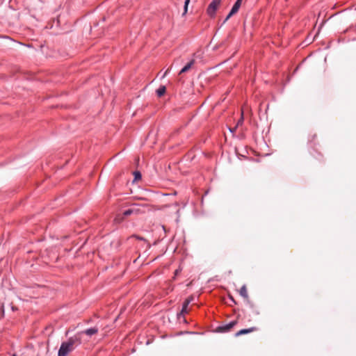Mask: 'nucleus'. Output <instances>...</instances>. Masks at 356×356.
I'll list each match as a JSON object with an SVG mask.
<instances>
[{
	"label": "nucleus",
	"instance_id": "f257e3e1",
	"mask_svg": "<svg viewBox=\"0 0 356 356\" xmlns=\"http://www.w3.org/2000/svg\"><path fill=\"white\" fill-rule=\"evenodd\" d=\"M81 343V333H76L74 336L70 337L67 341L61 343L58 352V356H67L73 351L76 346Z\"/></svg>",
	"mask_w": 356,
	"mask_h": 356
},
{
	"label": "nucleus",
	"instance_id": "f03ea898",
	"mask_svg": "<svg viewBox=\"0 0 356 356\" xmlns=\"http://www.w3.org/2000/svg\"><path fill=\"white\" fill-rule=\"evenodd\" d=\"M221 3L222 0H212L207 8V15L211 18H215L216 12Z\"/></svg>",
	"mask_w": 356,
	"mask_h": 356
},
{
	"label": "nucleus",
	"instance_id": "7ed1b4c3",
	"mask_svg": "<svg viewBox=\"0 0 356 356\" xmlns=\"http://www.w3.org/2000/svg\"><path fill=\"white\" fill-rule=\"evenodd\" d=\"M242 1L243 0H236V1L234 4L232 10H230L229 13L226 17L225 21L228 20L233 15L236 14L238 11V10L241 6Z\"/></svg>",
	"mask_w": 356,
	"mask_h": 356
},
{
	"label": "nucleus",
	"instance_id": "20e7f679",
	"mask_svg": "<svg viewBox=\"0 0 356 356\" xmlns=\"http://www.w3.org/2000/svg\"><path fill=\"white\" fill-rule=\"evenodd\" d=\"M237 324V321H232L229 323L218 327L217 330L221 332H229L233 327Z\"/></svg>",
	"mask_w": 356,
	"mask_h": 356
},
{
	"label": "nucleus",
	"instance_id": "39448f33",
	"mask_svg": "<svg viewBox=\"0 0 356 356\" xmlns=\"http://www.w3.org/2000/svg\"><path fill=\"white\" fill-rule=\"evenodd\" d=\"M257 330H258V328L257 327H251L248 328V329H242V330L238 331L235 334V335H236V337H238V336H241V335H243V334H246L251 333L252 332L257 331Z\"/></svg>",
	"mask_w": 356,
	"mask_h": 356
},
{
	"label": "nucleus",
	"instance_id": "423d86ee",
	"mask_svg": "<svg viewBox=\"0 0 356 356\" xmlns=\"http://www.w3.org/2000/svg\"><path fill=\"white\" fill-rule=\"evenodd\" d=\"M99 331V329L96 327L88 328L84 331L79 332V333L85 334L89 337L96 334Z\"/></svg>",
	"mask_w": 356,
	"mask_h": 356
},
{
	"label": "nucleus",
	"instance_id": "0eeeda50",
	"mask_svg": "<svg viewBox=\"0 0 356 356\" xmlns=\"http://www.w3.org/2000/svg\"><path fill=\"white\" fill-rule=\"evenodd\" d=\"M191 301V298H187V299L184 301V304H183V306H182V309H181V313L182 314H187V313H188V309H187V308H188V305L190 304Z\"/></svg>",
	"mask_w": 356,
	"mask_h": 356
},
{
	"label": "nucleus",
	"instance_id": "6e6552de",
	"mask_svg": "<svg viewBox=\"0 0 356 356\" xmlns=\"http://www.w3.org/2000/svg\"><path fill=\"white\" fill-rule=\"evenodd\" d=\"M194 64V60H191L188 63H187L180 71V74L186 72L188 70L191 69L192 65Z\"/></svg>",
	"mask_w": 356,
	"mask_h": 356
},
{
	"label": "nucleus",
	"instance_id": "1a4fd4ad",
	"mask_svg": "<svg viewBox=\"0 0 356 356\" xmlns=\"http://www.w3.org/2000/svg\"><path fill=\"white\" fill-rule=\"evenodd\" d=\"M239 293L241 296H243L245 298H247L248 297V290L245 285L241 287L239 290Z\"/></svg>",
	"mask_w": 356,
	"mask_h": 356
},
{
	"label": "nucleus",
	"instance_id": "9d476101",
	"mask_svg": "<svg viewBox=\"0 0 356 356\" xmlns=\"http://www.w3.org/2000/svg\"><path fill=\"white\" fill-rule=\"evenodd\" d=\"M165 92V86H161L157 90H156V93H157V95L159 97H161L163 96Z\"/></svg>",
	"mask_w": 356,
	"mask_h": 356
},
{
	"label": "nucleus",
	"instance_id": "9b49d317",
	"mask_svg": "<svg viewBox=\"0 0 356 356\" xmlns=\"http://www.w3.org/2000/svg\"><path fill=\"white\" fill-rule=\"evenodd\" d=\"M134 179L135 180H138V179H140L141 178V175H140V172H138V171H136L134 172Z\"/></svg>",
	"mask_w": 356,
	"mask_h": 356
},
{
	"label": "nucleus",
	"instance_id": "f8f14e48",
	"mask_svg": "<svg viewBox=\"0 0 356 356\" xmlns=\"http://www.w3.org/2000/svg\"><path fill=\"white\" fill-rule=\"evenodd\" d=\"M190 3V0H186L185 1V3H184V14H186L187 13V10H188V4Z\"/></svg>",
	"mask_w": 356,
	"mask_h": 356
},
{
	"label": "nucleus",
	"instance_id": "ddd939ff",
	"mask_svg": "<svg viewBox=\"0 0 356 356\" xmlns=\"http://www.w3.org/2000/svg\"><path fill=\"white\" fill-rule=\"evenodd\" d=\"M131 213H132V210H131V209H128V210H126V211L124 212V216H129V215H130Z\"/></svg>",
	"mask_w": 356,
	"mask_h": 356
},
{
	"label": "nucleus",
	"instance_id": "4468645a",
	"mask_svg": "<svg viewBox=\"0 0 356 356\" xmlns=\"http://www.w3.org/2000/svg\"><path fill=\"white\" fill-rule=\"evenodd\" d=\"M3 315V310L0 307V318H1Z\"/></svg>",
	"mask_w": 356,
	"mask_h": 356
},
{
	"label": "nucleus",
	"instance_id": "2eb2a0df",
	"mask_svg": "<svg viewBox=\"0 0 356 356\" xmlns=\"http://www.w3.org/2000/svg\"><path fill=\"white\" fill-rule=\"evenodd\" d=\"M243 115H242V116H241V120H240L238 121V124H239L240 123H241V122H243Z\"/></svg>",
	"mask_w": 356,
	"mask_h": 356
},
{
	"label": "nucleus",
	"instance_id": "dca6fc26",
	"mask_svg": "<svg viewBox=\"0 0 356 356\" xmlns=\"http://www.w3.org/2000/svg\"><path fill=\"white\" fill-rule=\"evenodd\" d=\"M136 238H137L138 239L142 240V238H140V237L137 236Z\"/></svg>",
	"mask_w": 356,
	"mask_h": 356
},
{
	"label": "nucleus",
	"instance_id": "f3484780",
	"mask_svg": "<svg viewBox=\"0 0 356 356\" xmlns=\"http://www.w3.org/2000/svg\"><path fill=\"white\" fill-rule=\"evenodd\" d=\"M177 273H178V270H176L175 275H177Z\"/></svg>",
	"mask_w": 356,
	"mask_h": 356
},
{
	"label": "nucleus",
	"instance_id": "a211bd4d",
	"mask_svg": "<svg viewBox=\"0 0 356 356\" xmlns=\"http://www.w3.org/2000/svg\"><path fill=\"white\" fill-rule=\"evenodd\" d=\"M13 356H16V355L14 354V355H13Z\"/></svg>",
	"mask_w": 356,
	"mask_h": 356
}]
</instances>
